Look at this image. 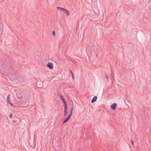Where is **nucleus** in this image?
Wrapping results in <instances>:
<instances>
[{
  "label": "nucleus",
  "instance_id": "obj_2",
  "mask_svg": "<svg viewBox=\"0 0 151 151\" xmlns=\"http://www.w3.org/2000/svg\"><path fill=\"white\" fill-rule=\"evenodd\" d=\"M21 93V92H17L16 93L17 97L19 100H20L22 98Z\"/></svg>",
  "mask_w": 151,
  "mask_h": 151
},
{
  "label": "nucleus",
  "instance_id": "obj_12",
  "mask_svg": "<svg viewBox=\"0 0 151 151\" xmlns=\"http://www.w3.org/2000/svg\"><path fill=\"white\" fill-rule=\"evenodd\" d=\"M9 117L10 119H12V114H10L9 115Z\"/></svg>",
  "mask_w": 151,
  "mask_h": 151
},
{
  "label": "nucleus",
  "instance_id": "obj_4",
  "mask_svg": "<svg viewBox=\"0 0 151 151\" xmlns=\"http://www.w3.org/2000/svg\"><path fill=\"white\" fill-rule=\"evenodd\" d=\"M71 116V114H70L63 121V123L64 124L67 122L70 119Z\"/></svg>",
  "mask_w": 151,
  "mask_h": 151
},
{
  "label": "nucleus",
  "instance_id": "obj_7",
  "mask_svg": "<svg viewBox=\"0 0 151 151\" xmlns=\"http://www.w3.org/2000/svg\"><path fill=\"white\" fill-rule=\"evenodd\" d=\"M61 99H62V101H63L64 104V106H67V103L65 101V100L62 97V96H60Z\"/></svg>",
  "mask_w": 151,
  "mask_h": 151
},
{
  "label": "nucleus",
  "instance_id": "obj_8",
  "mask_svg": "<svg viewBox=\"0 0 151 151\" xmlns=\"http://www.w3.org/2000/svg\"><path fill=\"white\" fill-rule=\"evenodd\" d=\"M67 106H64L65 113L64 114V115L65 116H66V115H67Z\"/></svg>",
  "mask_w": 151,
  "mask_h": 151
},
{
  "label": "nucleus",
  "instance_id": "obj_6",
  "mask_svg": "<svg viewBox=\"0 0 151 151\" xmlns=\"http://www.w3.org/2000/svg\"><path fill=\"white\" fill-rule=\"evenodd\" d=\"M97 99V96H95L93 98L91 101V103H93L95 102Z\"/></svg>",
  "mask_w": 151,
  "mask_h": 151
},
{
  "label": "nucleus",
  "instance_id": "obj_11",
  "mask_svg": "<svg viewBox=\"0 0 151 151\" xmlns=\"http://www.w3.org/2000/svg\"><path fill=\"white\" fill-rule=\"evenodd\" d=\"M70 72L71 73V75L72 76V78L73 79H74V76L73 74V72L71 70H70Z\"/></svg>",
  "mask_w": 151,
  "mask_h": 151
},
{
  "label": "nucleus",
  "instance_id": "obj_9",
  "mask_svg": "<svg viewBox=\"0 0 151 151\" xmlns=\"http://www.w3.org/2000/svg\"><path fill=\"white\" fill-rule=\"evenodd\" d=\"M63 12L65 13L67 16H68L69 15V12L67 9H65Z\"/></svg>",
  "mask_w": 151,
  "mask_h": 151
},
{
  "label": "nucleus",
  "instance_id": "obj_13",
  "mask_svg": "<svg viewBox=\"0 0 151 151\" xmlns=\"http://www.w3.org/2000/svg\"><path fill=\"white\" fill-rule=\"evenodd\" d=\"M73 110V108H71V111H70V114H71V116L72 115V113Z\"/></svg>",
  "mask_w": 151,
  "mask_h": 151
},
{
  "label": "nucleus",
  "instance_id": "obj_3",
  "mask_svg": "<svg viewBox=\"0 0 151 151\" xmlns=\"http://www.w3.org/2000/svg\"><path fill=\"white\" fill-rule=\"evenodd\" d=\"M117 106V104L116 103H114L111 105V108L113 110H115L116 109V107Z\"/></svg>",
  "mask_w": 151,
  "mask_h": 151
},
{
  "label": "nucleus",
  "instance_id": "obj_1",
  "mask_svg": "<svg viewBox=\"0 0 151 151\" xmlns=\"http://www.w3.org/2000/svg\"><path fill=\"white\" fill-rule=\"evenodd\" d=\"M46 66L50 69L52 70L53 69V64L52 62L48 63Z\"/></svg>",
  "mask_w": 151,
  "mask_h": 151
},
{
  "label": "nucleus",
  "instance_id": "obj_5",
  "mask_svg": "<svg viewBox=\"0 0 151 151\" xmlns=\"http://www.w3.org/2000/svg\"><path fill=\"white\" fill-rule=\"evenodd\" d=\"M9 97H10V94H9L7 96V101L8 103L11 105L12 106H13V104L11 102L10 100H9Z\"/></svg>",
  "mask_w": 151,
  "mask_h": 151
},
{
  "label": "nucleus",
  "instance_id": "obj_15",
  "mask_svg": "<svg viewBox=\"0 0 151 151\" xmlns=\"http://www.w3.org/2000/svg\"><path fill=\"white\" fill-rule=\"evenodd\" d=\"M105 73V74L106 76V78L107 80H108V76L106 74V73Z\"/></svg>",
  "mask_w": 151,
  "mask_h": 151
},
{
  "label": "nucleus",
  "instance_id": "obj_16",
  "mask_svg": "<svg viewBox=\"0 0 151 151\" xmlns=\"http://www.w3.org/2000/svg\"><path fill=\"white\" fill-rule=\"evenodd\" d=\"M131 143H132V145L134 146V143L133 141L132 140L131 141Z\"/></svg>",
  "mask_w": 151,
  "mask_h": 151
},
{
  "label": "nucleus",
  "instance_id": "obj_10",
  "mask_svg": "<svg viewBox=\"0 0 151 151\" xmlns=\"http://www.w3.org/2000/svg\"><path fill=\"white\" fill-rule=\"evenodd\" d=\"M57 9L58 10H60L61 11H63L65 8L60 7H57Z\"/></svg>",
  "mask_w": 151,
  "mask_h": 151
},
{
  "label": "nucleus",
  "instance_id": "obj_14",
  "mask_svg": "<svg viewBox=\"0 0 151 151\" xmlns=\"http://www.w3.org/2000/svg\"><path fill=\"white\" fill-rule=\"evenodd\" d=\"M52 33L53 35L55 36V32L54 31L52 32Z\"/></svg>",
  "mask_w": 151,
  "mask_h": 151
}]
</instances>
